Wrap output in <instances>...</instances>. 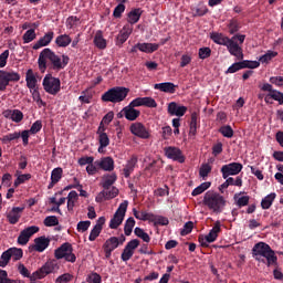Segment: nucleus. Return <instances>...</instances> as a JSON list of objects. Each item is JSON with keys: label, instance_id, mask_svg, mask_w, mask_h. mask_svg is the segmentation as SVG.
<instances>
[{"label": "nucleus", "instance_id": "f257e3e1", "mask_svg": "<svg viewBox=\"0 0 283 283\" xmlns=\"http://www.w3.org/2000/svg\"><path fill=\"white\" fill-rule=\"evenodd\" d=\"M48 61L50 62L52 70H56L59 72L67 66L70 57L67 55H62L61 59V56L56 55L54 51L46 48L40 52L38 59V65L41 72H45L48 70Z\"/></svg>", "mask_w": 283, "mask_h": 283}, {"label": "nucleus", "instance_id": "f03ea898", "mask_svg": "<svg viewBox=\"0 0 283 283\" xmlns=\"http://www.w3.org/2000/svg\"><path fill=\"white\" fill-rule=\"evenodd\" d=\"M252 258L266 266H277V255H275V251L271 245L262 241L254 244L252 248Z\"/></svg>", "mask_w": 283, "mask_h": 283}, {"label": "nucleus", "instance_id": "7ed1b4c3", "mask_svg": "<svg viewBox=\"0 0 283 283\" xmlns=\"http://www.w3.org/2000/svg\"><path fill=\"white\" fill-rule=\"evenodd\" d=\"M210 39L211 41H213V43H217V45H224L228 52L231 54V56H235L238 61L244 60V53L242 52V46H240L238 42H233L231 38L219 32H212L210 34Z\"/></svg>", "mask_w": 283, "mask_h": 283}, {"label": "nucleus", "instance_id": "20e7f679", "mask_svg": "<svg viewBox=\"0 0 283 283\" xmlns=\"http://www.w3.org/2000/svg\"><path fill=\"white\" fill-rule=\"evenodd\" d=\"M205 207H208L213 213H222L227 207V199L218 192L207 191L202 200Z\"/></svg>", "mask_w": 283, "mask_h": 283}, {"label": "nucleus", "instance_id": "39448f33", "mask_svg": "<svg viewBox=\"0 0 283 283\" xmlns=\"http://www.w3.org/2000/svg\"><path fill=\"white\" fill-rule=\"evenodd\" d=\"M129 94V88L124 86H115L106 91L101 99L103 103H123Z\"/></svg>", "mask_w": 283, "mask_h": 283}, {"label": "nucleus", "instance_id": "423d86ee", "mask_svg": "<svg viewBox=\"0 0 283 283\" xmlns=\"http://www.w3.org/2000/svg\"><path fill=\"white\" fill-rule=\"evenodd\" d=\"M21 75L14 71L0 70V92H6L10 83H19Z\"/></svg>", "mask_w": 283, "mask_h": 283}, {"label": "nucleus", "instance_id": "0eeeda50", "mask_svg": "<svg viewBox=\"0 0 283 283\" xmlns=\"http://www.w3.org/2000/svg\"><path fill=\"white\" fill-rule=\"evenodd\" d=\"M56 270H59L56 260L49 261L41 269L32 273L31 282H35V280H43L45 275H50V273H54Z\"/></svg>", "mask_w": 283, "mask_h": 283}, {"label": "nucleus", "instance_id": "6e6552de", "mask_svg": "<svg viewBox=\"0 0 283 283\" xmlns=\"http://www.w3.org/2000/svg\"><path fill=\"white\" fill-rule=\"evenodd\" d=\"M127 207H129V201L125 200L119 205L113 218L109 221V229H116L123 224L125 220V213H127Z\"/></svg>", "mask_w": 283, "mask_h": 283}, {"label": "nucleus", "instance_id": "1a4fd4ad", "mask_svg": "<svg viewBox=\"0 0 283 283\" xmlns=\"http://www.w3.org/2000/svg\"><path fill=\"white\" fill-rule=\"evenodd\" d=\"M42 85L44 91L53 96H56V94L61 92V80L53 77L50 74L45 75Z\"/></svg>", "mask_w": 283, "mask_h": 283}, {"label": "nucleus", "instance_id": "9d476101", "mask_svg": "<svg viewBox=\"0 0 283 283\" xmlns=\"http://www.w3.org/2000/svg\"><path fill=\"white\" fill-rule=\"evenodd\" d=\"M129 130L133 136H137V138H142L143 140L151 138L149 129H147V127H145V124L140 122L133 123L129 127Z\"/></svg>", "mask_w": 283, "mask_h": 283}, {"label": "nucleus", "instance_id": "9b49d317", "mask_svg": "<svg viewBox=\"0 0 283 283\" xmlns=\"http://www.w3.org/2000/svg\"><path fill=\"white\" fill-rule=\"evenodd\" d=\"M55 260H65L72 262V245L67 242L63 243L60 248L54 251Z\"/></svg>", "mask_w": 283, "mask_h": 283}, {"label": "nucleus", "instance_id": "f8f14e48", "mask_svg": "<svg viewBox=\"0 0 283 283\" xmlns=\"http://www.w3.org/2000/svg\"><path fill=\"white\" fill-rule=\"evenodd\" d=\"M243 166L240 163H230L221 167L222 178L227 180L229 176H238L242 171Z\"/></svg>", "mask_w": 283, "mask_h": 283}, {"label": "nucleus", "instance_id": "ddd939ff", "mask_svg": "<svg viewBox=\"0 0 283 283\" xmlns=\"http://www.w3.org/2000/svg\"><path fill=\"white\" fill-rule=\"evenodd\" d=\"M40 228L36 226H31L22 230L18 237V244L21 247H25L30 242V238L34 235V233H39Z\"/></svg>", "mask_w": 283, "mask_h": 283}, {"label": "nucleus", "instance_id": "4468645a", "mask_svg": "<svg viewBox=\"0 0 283 283\" xmlns=\"http://www.w3.org/2000/svg\"><path fill=\"white\" fill-rule=\"evenodd\" d=\"M166 158L170 160H175L177 163H185V155H182V150L176 146H169L164 148Z\"/></svg>", "mask_w": 283, "mask_h": 283}, {"label": "nucleus", "instance_id": "2eb2a0df", "mask_svg": "<svg viewBox=\"0 0 283 283\" xmlns=\"http://www.w3.org/2000/svg\"><path fill=\"white\" fill-rule=\"evenodd\" d=\"M118 249V237H111L103 244V251L105 253L106 260L112 258V252Z\"/></svg>", "mask_w": 283, "mask_h": 283}, {"label": "nucleus", "instance_id": "dca6fc26", "mask_svg": "<svg viewBox=\"0 0 283 283\" xmlns=\"http://www.w3.org/2000/svg\"><path fill=\"white\" fill-rule=\"evenodd\" d=\"M187 106H180L176 102H170L167 107L169 116H178V118L185 116L187 114Z\"/></svg>", "mask_w": 283, "mask_h": 283}, {"label": "nucleus", "instance_id": "f3484780", "mask_svg": "<svg viewBox=\"0 0 283 283\" xmlns=\"http://www.w3.org/2000/svg\"><path fill=\"white\" fill-rule=\"evenodd\" d=\"M25 210L24 207H13L8 213H7V220L9 224H17L19 220H21V214Z\"/></svg>", "mask_w": 283, "mask_h": 283}, {"label": "nucleus", "instance_id": "a211bd4d", "mask_svg": "<svg viewBox=\"0 0 283 283\" xmlns=\"http://www.w3.org/2000/svg\"><path fill=\"white\" fill-rule=\"evenodd\" d=\"M118 196V189L116 187H113L111 190H103L101 191L96 198V202H105V200H112Z\"/></svg>", "mask_w": 283, "mask_h": 283}, {"label": "nucleus", "instance_id": "6ab92c4d", "mask_svg": "<svg viewBox=\"0 0 283 283\" xmlns=\"http://www.w3.org/2000/svg\"><path fill=\"white\" fill-rule=\"evenodd\" d=\"M104 224H105V217H99L96 221V224L91 230V233L88 235L90 242H94L96 240V238H98V235H101Z\"/></svg>", "mask_w": 283, "mask_h": 283}, {"label": "nucleus", "instance_id": "aec40b11", "mask_svg": "<svg viewBox=\"0 0 283 283\" xmlns=\"http://www.w3.org/2000/svg\"><path fill=\"white\" fill-rule=\"evenodd\" d=\"M132 32H134V28L129 24L124 25L123 30L118 33L116 38V45H123L129 39L132 35Z\"/></svg>", "mask_w": 283, "mask_h": 283}, {"label": "nucleus", "instance_id": "412c9836", "mask_svg": "<svg viewBox=\"0 0 283 283\" xmlns=\"http://www.w3.org/2000/svg\"><path fill=\"white\" fill-rule=\"evenodd\" d=\"M48 247H50V239L45 238V235L34 239L33 250L38 253H43Z\"/></svg>", "mask_w": 283, "mask_h": 283}, {"label": "nucleus", "instance_id": "4be33fe9", "mask_svg": "<svg viewBox=\"0 0 283 283\" xmlns=\"http://www.w3.org/2000/svg\"><path fill=\"white\" fill-rule=\"evenodd\" d=\"M136 165H138V157L133 155L130 159L127 160L125 167L123 168V174L126 178H129V176L134 174V169H136Z\"/></svg>", "mask_w": 283, "mask_h": 283}, {"label": "nucleus", "instance_id": "5701e85b", "mask_svg": "<svg viewBox=\"0 0 283 283\" xmlns=\"http://www.w3.org/2000/svg\"><path fill=\"white\" fill-rule=\"evenodd\" d=\"M95 165L104 171H114V159L112 157H104L101 160H96Z\"/></svg>", "mask_w": 283, "mask_h": 283}, {"label": "nucleus", "instance_id": "b1692460", "mask_svg": "<svg viewBox=\"0 0 283 283\" xmlns=\"http://www.w3.org/2000/svg\"><path fill=\"white\" fill-rule=\"evenodd\" d=\"M176 84L171 82H164L154 85V90H159V92H165L166 94H176Z\"/></svg>", "mask_w": 283, "mask_h": 283}, {"label": "nucleus", "instance_id": "393cba45", "mask_svg": "<svg viewBox=\"0 0 283 283\" xmlns=\"http://www.w3.org/2000/svg\"><path fill=\"white\" fill-rule=\"evenodd\" d=\"M52 39H54V33L49 31L33 45V50H41V48L48 46L49 43H52Z\"/></svg>", "mask_w": 283, "mask_h": 283}, {"label": "nucleus", "instance_id": "a878e982", "mask_svg": "<svg viewBox=\"0 0 283 283\" xmlns=\"http://www.w3.org/2000/svg\"><path fill=\"white\" fill-rule=\"evenodd\" d=\"M4 118H10L13 123H21L23 120V112L20 109H7L3 112Z\"/></svg>", "mask_w": 283, "mask_h": 283}, {"label": "nucleus", "instance_id": "bb28decb", "mask_svg": "<svg viewBox=\"0 0 283 283\" xmlns=\"http://www.w3.org/2000/svg\"><path fill=\"white\" fill-rule=\"evenodd\" d=\"M220 227H221L220 221H216L213 228L206 235V242H209V244H211V242H216L218 240V235L220 231H222V228Z\"/></svg>", "mask_w": 283, "mask_h": 283}, {"label": "nucleus", "instance_id": "cd10ccee", "mask_svg": "<svg viewBox=\"0 0 283 283\" xmlns=\"http://www.w3.org/2000/svg\"><path fill=\"white\" fill-rule=\"evenodd\" d=\"M137 48L139 52H145V54H154V52H157L158 48H160V44L158 43H137Z\"/></svg>", "mask_w": 283, "mask_h": 283}, {"label": "nucleus", "instance_id": "c85d7f7f", "mask_svg": "<svg viewBox=\"0 0 283 283\" xmlns=\"http://www.w3.org/2000/svg\"><path fill=\"white\" fill-rule=\"evenodd\" d=\"M126 120H136V118H138V116H140V111L134 108L133 106L128 105L125 106L122 109Z\"/></svg>", "mask_w": 283, "mask_h": 283}, {"label": "nucleus", "instance_id": "c756f323", "mask_svg": "<svg viewBox=\"0 0 283 283\" xmlns=\"http://www.w3.org/2000/svg\"><path fill=\"white\" fill-rule=\"evenodd\" d=\"M127 21L130 23V25H134L135 23H138L140 21V17H143V9L137 8L130 10V12L127 14Z\"/></svg>", "mask_w": 283, "mask_h": 283}, {"label": "nucleus", "instance_id": "7c9ffc66", "mask_svg": "<svg viewBox=\"0 0 283 283\" xmlns=\"http://www.w3.org/2000/svg\"><path fill=\"white\" fill-rule=\"evenodd\" d=\"M72 189V185H69L62 190L61 192H56L54 197L50 198L51 205H56V207H61V205H65V197L60 198L59 201H56V196H65V191H70Z\"/></svg>", "mask_w": 283, "mask_h": 283}, {"label": "nucleus", "instance_id": "2f4dec72", "mask_svg": "<svg viewBox=\"0 0 283 283\" xmlns=\"http://www.w3.org/2000/svg\"><path fill=\"white\" fill-rule=\"evenodd\" d=\"M25 82H27V87H29L31 91L36 90V76H34V71L32 69H29L27 71L25 75Z\"/></svg>", "mask_w": 283, "mask_h": 283}, {"label": "nucleus", "instance_id": "473e14b6", "mask_svg": "<svg viewBox=\"0 0 283 283\" xmlns=\"http://www.w3.org/2000/svg\"><path fill=\"white\" fill-rule=\"evenodd\" d=\"M94 45L98 48V50H105L107 48V40L103 38V31H97L94 36Z\"/></svg>", "mask_w": 283, "mask_h": 283}, {"label": "nucleus", "instance_id": "72a5a7b5", "mask_svg": "<svg viewBox=\"0 0 283 283\" xmlns=\"http://www.w3.org/2000/svg\"><path fill=\"white\" fill-rule=\"evenodd\" d=\"M275 198H276L275 192H271L265 198H263L261 201L262 209H271Z\"/></svg>", "mask_w": 283, "mask_h": 283}, {"label": "nucleus", "instance_id": "f704fd0d", "mask_svg": "<svg viewBox=\"0 0 283 283\" xmlns=\"http://www.w3.org/2000/svg\"><path fill=\"white\" fill-rule=\"evenodd\" d=\"M8 251L13 262H19L23 258V249L21 248H9Z\"/></svg>", "mask_w": 283, "mask_h": 283}, {"label": "nucleus", "instance_id": "c9c22d12", "mask_svg": "<svg viewBox=\"0 0 283 283\" xmlns=\"http://www.w3.org/2000/svg\"><path fill=\"white\" fill-rule=\"evenodd\" d=\"M133 213L137 220H143L144 222H146V220H151V218H154L153 213L146 211L139 212L138 210H136V208L133 209Z\"/></svg>", "mask_w": 283, "mask_h": 283}, {"label": "nucleus", "instance_id": "e433bc0d", "mask_svg": "<svg viewBox=\"0 0 283 283\" xmlns=\"http://www.w3.org/2000/svg\"><path fill=\"white\" fill-rule=\"evenodd\" d=\"M241 65V70H255L260 65V62L258 61H251V60H243L239 62Z\"/></svg>", "mask_w": 283, "mask_h": 283}, {"label": "nucleus", "instance_id": "4c0bfd02", "mask_svg": "<svg viewBox=\"0 0 283 283\" xmlns=\"http://www.w3.org/2000/svg\"><path fill=\"white\" fill-rule=\"evenodd\" d=\"M134 227H136V220L134 217H129L124 226V233L125 235H132V231H134Z\"/></svg>", "mask_w": 283, "mask_h": 283}, {"label": "nucleus", "instance_id": "58836bf2", "mask_svg": "<svg viewBox=\"0 0 283 283\" xmlns=\"http://www.w3.org/2000/svg\"><path fill=\"white\" fill-rule=\"evenodd\" d=\"M234 200H235L237 207H239V209H242V207H247L249 205V200H251V197L249 196L240 197V195L235 193Z\"/></svg>", "mask_w": 283, "mask_h": 283}, {"label": "nucleus", "instance_id": "ea45409f", "mask_svg": "<svg viewBox=\"0 0 283 283\" xmlns=\"http://www.w3.org/2000/svg\"><path fill=\"white\" fill-rule=\"evenodd\" d=\"M55 43L59 48H67V45L72 43V39L70 38V35H59L55 39Z\"/></svg>", "mask_w": 283, "mask_h": 283}, {"label": "nucleus", "instance_id": "a19ab883", "mask_svg": "<svg viewBox=\"0 0 283 283\" xmlns=\"http://www.w3.org/2000/svg\"><path fill=\"white\" fill-rule=\"evenodd\" d=\"M209 12V9L207 6L200 3L197 7L192 8V15L193 17H205Z\"/></svg>", "mask_w": 283, "mask_h": 283}, {"label": "nucleus", "instance_id": "79ce46f5", "mask_svg": "<svg viewBox=\"0 0 283 283\" xmlns=\"http://www.w3.org/2000/svg\"><path fill=\"white\" fill-rule=\"evenodd\" d=\"M151 222H154L155 226H159V227H167V224H169V219H167V217H163V216H154L150 219Z\"/></svg>", "mask_w": 283, "mask_h": 283}, {"label": "nucleus", "instance_id": "37998d69", "mask_svg": "<svg viewBox=\"0 0 283 283\" xmlns=\"http://www.w3.org/2000/svg\"><path fill=\"white\" fill-rule=\"evenodd\" d=\"M36 39V31L34 29H29L22 36L23 43H32Z\"/></svg>", "mask_w": 283, "mask_h": 283}, {"label": "nucleus", "instance_id": "c03bdc74", "mask_svg": "<svg viewBox=\"0 0 283 283\" xmlns=\"http://www.w3.org/2000/svg\"><path fill=\"white\" fill-rule=\"evenodd\" d=\"M135 235H137V238H140V240H143L144 242H151V238L149 237V234L147 232H145V230H143L142 228H135L134 230Z\"/></svg>", "mask_w": 283, "mask_h": 283}, {"label": "nucleus", "instance_id": "a18cd8bd", "mask_svg": "<svg viewBox=\"0 0 283 283\" xmlns=\"http://www.w3.org/2000/svg\"><path fill=\"white\" fill-rule=\"evenodd\" d=\"M198 130V113L191 114V120H190V134L192 136H196Z\"/></svg>", "mask_w": 283, "mask_h": 283}, {"label": "nucleus", "instance_id": "49530a36", "mask_svg": "<svg viewBox=\"0 0 283 283\" xmlns=\"http://www.w3.org/2000/svg\"><path fill=\"white\" fill-rule=\"evenodd\" d=\"M219 133L224 137V138H233V128L231 125H224L219 128Z\"/></svg>", "mask_w": 283, "mask_h": 283}, {"label": "nucleus", "instance_id": "de8ad7c7", "mask_svg": "<svg viewBox=\"0 0 283 283\" xmlns=\"http://www.w3.org/2000/svg\"><path fill=\"white\" fill-rule=\"evenodd\" d=\"M116 179H117L116 174L106 176L104 178L102 187L106 190L109 189V187H112V185H114V182H116Z\"/></svg>", "mask_w": 283, "mask_h": 283}, {"label": "nucleus", "instance_id": "09e8293b", "mask_svg": "<svg viewBox=\"0 0 283 283\" xmlns=\"http://www.w3.org/2000/svg\"><path fill=\"white\" fill-rule=\"evenodd\" d=\"M98 143H99L98 151H101L102 149H105V147L109 145V136H107V134L98 135Z\"/></svg>", "mask_w": 283, "mask_h": 283}, {"label": "nucleus", "instance_id": "8fccbe9b", "mask_svg": "<svg viewBox=\"0 0 283 283\" xmlns=\"http://www.w3.org/2000/svg\"><path fill=\"white\" fill-rule=\"evenodd\" d=\"M10 260H12V258L10 256L9 250H7L0 256L1 269H6L7 264H10Z\"/></svg>", "mask_w": 283, "mask_h": 283}, {"label": "nucleus", "instance_id": "3c124183", "mask_svg": "<svg viewBox=\"0 0 283 283\" xmlns=\"http://www.w3.org/2000/svg\"><path fill=\"white\" fill-rule=\"evenodd\" d=\"M277 56V52L275 51H268L264 55H262L259 61L260 63H269L272 59Z\"/></svg>", "mask_w": 283, "mask_h": 283}, {"label": "nucleus", "instance_id": "603ef678", "mask_svg": "<svg viewBox=\"0 0 283 283\" xmlns=\"http://www.w3.org/2000/svg\"><path fill=\"white\" fill-rule=\"evenodd\" d=\"M61 178H63V168H54L51 172V180H53V182H59Z\"/></svg>", "mask_w": 283, "mask_h": 283}, {"label": "nucleus", "instance_id": "864d4df0", "mask_svg": "<svg viewBox=\"0 0 283 283\" xmlns=\"http://www.w3.org/2000/svg\"><path fill=\"white\" fill-rule=\"evenodd\" d=\"M209 174H211V165H209V164L201 165V167L199 169L200 178H203V180H205L207 178V176H209Z\"/></svg>", "mask_w": 283, "mask_h": 283}, {"label": "nucleus", "instance_id": "5fc2aeb1", "mask_svg": "<svg viewBox=\"0 0 283 283\" xmlns=\"http://www.w3.org/2000/svg\"><path fill=\"white\" fill-rule=\"evenodd\" d=\"M72 188L77 189L82 198H87V191L83 190V186L78 182V179H73Z\"/></svg>", "mask_w": 283, "mask_h": 283}, {"label": "nucleus", "instance_id": "6e6d98bb", "mask_svg": "<svg viewBox=\"0 0 283 283\" xmlns=\"http://www.w3.org/2000/svg\"><path fill=\"white\" fill-rule=\"evenodd\" d=\"M269 96L272 98V101H277L279 105H283V93L274 90L273 92L269 93Z\"/></svg>", "mask_w": 283, "mask_h": 283}, {"label": "nucleus", "instance_id": "4d7b16f0", "mask_svg": "<svg viewBox=\"0 0 283 283\" xmlns=\"http://www.w3.org/2000/svg\"><path fill=\"white\" fill-rule=\"evenodd\" d=\"M86 282L88 283H102L103 282V277H101V274L93 272L91 274H88Z\"/></svg>", "mask_w": 283, "mask_h": 283}, {"label": "nucleus", "instance_id": "13d9d810", "mask_svg": "<svg viewBox=\"0 0 283 283\" xmlns=\"http://www.w3.org/2000/svg\"><path fill=\"white\" fill-rule=\"evenodd\" d=\"M198 54L199 59L205 61V59H209V56H211V49L209 46L200 48Z\"/></svg>", "mask_w": 283, "mask_h": 283}, {"label": "nucleus", "instance_id": "bf43d9fd", "mask_svg": "<svg viewBox=\"0 0 283 283\" xmlns=\"http://www.w3.org/2000/svg\"><path fill=\"white\" fill-rule=\"evenodd\" d=\"M123 12H125V4L119 3L118 6L115 7L113 11V17L115 19H120L123 17Z\"/></svg>", "mask_w": 283, "mask_h": 283}, {"label": "nucleus", "instance_id": "052dcab7", "mask_svg": "<svg viewBox=\"0 0 283 283\" xmlns=\"http://www.w3.org/2000/svg\"><path fill=\"white\" fill-rule=\"evenodd\" d=\"M41 129H43V123L41 120H35L31 128L29 129L30 134H39V132H41Z\"/></svg>", "mask_w": 283, "mask_h": 283}, {"label": "nucleus", "instance_id": "680f3d73", "mask_svg": "<svg viewBox=\"0 0 283 283\" xmlns=\"http://www.w3.org/2000/svg\"><path fill=\"white\" fill-rule=\"evenodd\" d=\"M59 224V219L55 216H49L44 219L45 227H56Z\"/></svg>", "mask_w": 283, "mask_h": 283}, {"label": "nucleus", "instance_id": "e2e57ef3", "mask_svg": "<svg viewBox=\"0 0 283 283\" xmlns=\"http://www.w3.org/2000/svg\"><path fill=\"white\" fill-rule=\"evenodd\" d=\"M228 29L230 34H235V32L240 31V23L237 20H231L228 24Z\"/></svg>", "mask_w": 283, "mask_h": 283}, {"label": "nucleus", "instance_id": "0e129e2a", "mask_svg": "<svg viewBox=\"0 0 283 283\" xmlns=\"http://www.w3.org/2000/svg\"><path fill=\"white\" fill-rule=\"evenodd\" d=\"M91 226H92V221H80L77 223L78 233H85V231H87V229H90Z\"/></svg>", "mask_w": 283, "mask_h": 283}, {"label": "nucleus", "instance_id": "69168bd1", "mask_svg": "<svg viewBox=\"0 0 283 283\" xmlns=\"http://www.w3.org/2000/svg\"><path fill=\"white\" fill-rule=\"evenodd\" d=\"M144 107L156 108L158 107V103L153 97H143Z\"/></svg>", "mask_w": 283, "mask_h": 283}, {"label": "nucleus", "instance_id": "338daca9", "mask_svg": "<svg viewBox=\"0 0 283 283\" xmlns=\"http://www.w3.org/2000/svg\"><path fill=\"white\" fill-rule=\"evenodd\" d=\"M120 258H122L123 262H128V260H132V258H134V251L128 250V248H126V245H125Z\"/></svg>", "mask_w": 283, "mask_h": 283}, {"label": "nucleus", "instance_id": "774afa93", "mask_svg": "<svg viewBox=\"0 0 283 283\" xmlns=\"http://www.w3.org/2000/svg\"><path fill=\"white\" fill-rule=\"evenodd\" d=\"M270 83L276 85V87H283V76H272Z\"/></svg>", "mask_w": 283, "mask_h": 283}]
</instances>
